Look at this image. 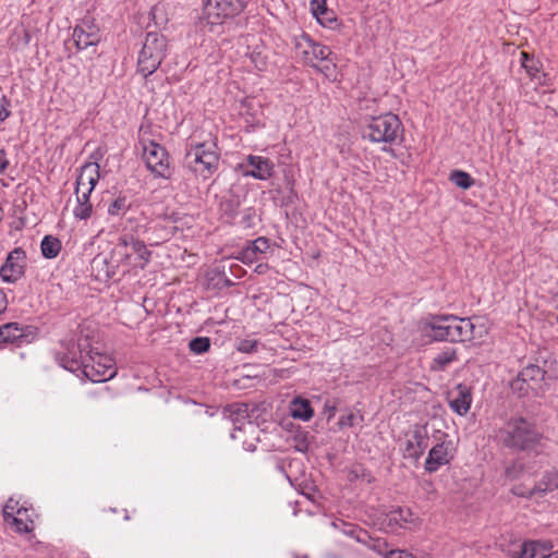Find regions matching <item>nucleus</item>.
Listing matches in <instances>:
<instances>
[{"mask_svg":"<svg viewBox=\"0 0 558 558\" xmlns=\"http://www.w3.org/2000/svg\"><path fill=\"white\" fill-rule=\"evenodd\" d=\"M23 336V328L17 323L0 325V342H14Z\"/></svg>","mask_w":558,"mask_h":558,"instance_id":"5701e85b","label":"nucleus"},{"mask_svg":"<svg viewBox=\"0 0 558 558\" xmlns=\"http://www.w3.org/2000/svg\"><path fill=\"white\" fill-rule=\"evenodd\" d=\"M450 408L459 415H465L472 403L471 390L468 386L459 384L448 393Z\"/></svg>","mask_w":558,"mask_h":558,"instance_id":"dca6fc26","label":"nucleus"},{"mask_svg":"<svg viewBox=\"0 0 558 558\" xmlns=\"http://www.w3.org/2000/svg\"><path fill=\"white\" fill-rule=\"evenodd\" d=\"M150 251L144 242L133 236H121L111 252V263L122 267L123 271L143 269L150 259Z\"/></svg>","mask_w":558,"mask_h":558,"instance_id":"20e7f679","label":"nucleus"},{"mask_svg":"<svg viewBox=\"0 0 558 558\" xmlns=\"http://www.w3.org/2000/svg\"><path fill=\"white\" fill-rule=\"evenodd\" d=\"M521 472H522L521 465L513 464V465L507 468L505 473L509 480H515L520 476Z\"/></svg>","mask_w":558,"mask_h":558,"instance_id":"58836bf2","label":"nucleus"},{"mask_svg":"<svg viewBox=\"0 0 558 558\" xmlns=\"http://www.w3.org/2000/svg\"><path fill=\"white\" fill-rule=\"evenodd\" d=\"M421 331L436 341L465 342L481 340L487 335L488 328L478 317L437 315L424 320Z\"/></svg>","mask_w":558,"mask_h":558,"instance_id":"f257e3e1","label":"nucleus"},{"mask_svg":"<svg viewBox=\"0 0 558 558\" xmlns=\"http://www.w3.org/2000/svg\"><path fill=\"white\" fill-rule=\"evenodd\" d=\"M311 11L315 17L319 15H331V10L327 8L326 0H312Z\"/></svg>","mask_w":558,"mask_h":558,"instance_id":"473e14b6","label":"nucleus"},{"mask_svg":"<svg viewBox=\"0 0 558 558\" xmlns=\"http://www.w3.org/2000/svg\"><path fill=\"white\" fill-rule=\"evenodd\" d=\"M84 375L95 383H102L116 375L113 360L99 352L90 351L83 363Z\"/></svg>","mask_w":558,"mask_h":558,"instance_id":"6e6552de","label":"nucleus"},{"mask_svg":"<svg viewBox=\"0 0 558 558\" xmlns=\"http://www.w3.org/2000/svg\"><path fill=\"white\" fill-rule=\"evenodd\" d=\"M238 169L241 170L245 177L268 180L274 174L275 165L266 157L248 155L245 162L238 165Z\"/></svg>","mask_w":558,"mask_h":558,"instance_id":"9b49d317","label":"nucleus"},{"mask_svg":"<svg viewBox=\"0 0 558 558\" xmlns=\"http://www.w3.org/2000/svg\"><path fill=\"white\" fill-rule=\"evenodd\" d=\"M458 360L457 350L453 348H446L441 352H439L432 362L433 371H444L446 369L452 362Z\"/></svg>","mask_w":558,"mask_h":558,"instance_id":"4be33fe9","label":"nucleus"},{"mask_svg":"<svg viewBox=\"0 0 558 558\" xmlns=\"http://www.w3.org/2000/svg\"><path fill=\"white\" fill-rule=\"evenodd\" d=\"M504 446L515 450H532L542 439L536 426L524 417H511L498 432Z\"/></svg>","mask_w":558,"mask_h":558,"instance_id":"7ed1b4c3","label":"nucleus"},{"mask_svg":"<svg viewBox=\"0 0 558 558\" xmlns=\"http://www.w3.org/2000/svg\"><path fill=\"white\" fill-rule=\"evenodd\" d=\"M57 359L62 367L71 372H76L84 363L82 352L73 340L61 343V349L57 352Z\"/></svg>","mask_w":558,"mask_h":558,"instance_id":"ddd939ff","label":"nucleus"},{"mask_svg":"<svg viewBox=\"0 0 558 558\" xmlns=\"http://www.w3.org/2000/svg\"><path fill=\"white\" fill-rule=\"evenodd\" d=\"M266 269H267V265L260 264L256 267L255 271H257L258 274H263V272H265Z\"/></svg>","mask_w":558,"mask_h":558,"instance_id":"09e8293b","label":"nucleus"},{"mask_svg":"<svg viewBox=\"0 0 558 558\" xmlns=\"http://www.w3.org/2000/svg\"><path fill=\"white\" fill-rule=\"evenodd\" d=\"M98 180L99 165L96 162L85 163L77 177L75 192H93Z\"/></svg>","mask_w":558,"mask_h":558,"instance_id":"f3484780","label":"nucleus"},{"mask_svg":"<svg viewBox=\"0 0 558 558\" xmlns=\"http://www.w3.org/2000/svg\"><path fill=\"white\" fill-rule=\"evenodd\" d=\"M2 213H3V210H2V208L0 207V221L2 220Z\"/></svg>","mask_w":558,"mask_h":558,"instance_id":"3c124183","label":"nucleus"},{"mask_svg":"<svg viewBox=\"0 0 558 558\" xmlns=\"http://www.w3.org/2000/svg\"><path fill=\"white\" fill-rule=\"evenodd\" d=\"M388 520L390 524L393 522L398 526H403L407 523L414 522L415 518L411 509L398 508L390 511V513L388 514Z\"/></svg>","mask_w":558,"mask_h":558,"instance_id":"bb28decb","label":"nucleus"},{"mask_svg":"<svg viewBox=\"0 0 558 558\" xmlns=\"http://www.w3.org/2000/svg\"><path fill=\"white\" fill-rule=\"evenodd\" d=\"M521 57H522V66L527 71L529 74L531 75H535V73L537 72V69L533 66V64H529V61H530V57L526 52H521Z\"/></svg>","mask_w":558,"mask_h":558,"instance_id":"ea45409f","label":"nucleus"},{"mask_svg":"<svg viewBox=\"0 0 558 558\" xmlns=\"http://www.w3.org/2000/svg\"><path fill=\"white\" fill-rule=\"evenodd\" d=\"M402 123L397 114L372 117L366 125V137L373 143L392 144L400 136Z\"/></svg>","mask_w":558,"mask_h":558,"instance_id":"423d86ee","label":"nucleus"},{"mask_svg":"<svg viewBox=\"0 0 558 558\" xmlns=\"http://www.w3.org/2000/svg\"><path fill=\"white\" fill-rule=\"evenodd\" d=\"M73 39L78 49H86L100 41L99 29L94 24L83 21L74 28Z\"/></svg>","mask_w":558,"mask_h":558,"instance_id":"2eb2a0df","label":"nucleus"},{"mask_svg":"<svg viewBox=\"0 0 558 558\" xmlns=\"http://www.w3.org/2000/svg\"><path fill=\"white\" fill-rule=\"evenodd\" d=\"M19 506V501L10 498L7 504L4 505V508H3V518H4V521H9L10 518L12 515H15L16 514V510L20 508L17 507Z\"/></svg>","mask_w":558,"mask_h":558,"instance_id":"72a5a7b5","label":"nucleus"},{"mask_svg":"<svg viewBox=\"0 0 558 558\" xmlns=\"http://www.w3.org/2000/svg\"><path fill=\"white\" fill-rule=\"evenodd\" d=\"M242 262L244 263H253L257 260V255L254 253V251L247 246L245 250L242 251Z\"/></svg>","mask_w":558,"mask_h":558,"instance_id":"79ce46f5","label":"nucleus"},{"mask_svg":"<svg viewBox=\"0 0 558 558\" xmlns=\"http://www.w3.org/2000/svg\"><path fill=\"white\" fill-rule=\"evenodd\" d=\"M92 192H75L76 194V206L73 209V214L78 219H88L92 216L93 206L89 202Z\"/></svg>","mask_w":558,"mask_h":558,"instance_id":"412c9836","label":"nucleus"},{"mask_svg":"<svg viewBox=\"0 0 558 558\" xmlns=\"http://www.w3.org/2000/svg\"><path fill=\"white\" fill-rule=\"evenodd\" d=\"M230 417L234 422H242L248 417V405L246 403H234L228 408Z\"/></svg>","mask_w":558,"mask_h":558,"instance_id":"c756f323","label":"nucleus"},{"mask_svg":"<svg viewBox=\"0 0 558 558\" xmlns=\"http://www.w3.org/2000/svg\"><path fill=\"white\" fill-rule=\"evenodd\" d=\"M129 207H130V204H129L126 197L125 196H119V197H117L116 199H113L110 203V205L108 207V213L111 216L123 215V214L126 213Z\"/></svg>","mask_w":558,"mask_h":558,"instance_id":"7c9ffc66","label":"nucleus"},{"mask_svg":"<svg viewBox=\"0 0 558 558\" xmlns=\"http://www.w3.org/2000/svg\"><path fill=\"white\" fill-rule=\"evenodd\" d=\"M5 308V295L0 291V313Z\"/></svg>","mask_w":558,"mask_h":558,"instance_id":"de8ad7c7","label":"nucleus"},{"mask_svg":"<svg viewBox=\"0 0 558 558\" xmlns=\"http://www.w3.org/2000/svg\"><path fill=\"white\" fill-rule=\"evenodd\" d=\"M9 160L7 158V154L3 149H0V173L4 172L8 168Z\"/></svg>","mask_w":558,"mask_h":558,"instance_id":"c03bdc74","label":"nucleus"},{"mask_svg":"<svg viewBox=\"0 0 558 558\" xmlns=\"http://www.w3.org/2000/svg\"><path fill=\"white\" fill-rule=\"evenodd\" d=\"M511 388L513 391H518L520 396L526 395L531 389L525 381H521L519 376L511 383Z\"/></svg>","mask_w":558,"mask_h":558,"instance_id":"e433bc0d","label":"nucleus"},{"mask_svg":"<svg viewBox=\"0 0 558 558\" xmlns=\"http://www.w3.org/2000/svg\"><path fill=\"white\" fill-rule=\"evenodd\" d=\"M317 21L325 27H332V25L337 22L335 13L331 11V15H319L316 17Z\"/></svg>","mask_w":558,"mask_h":558,"instance_id":"4c0bfd02","label":"nucleus"},{"mask_svg":"<svg viewBox=\"0 0 558 558\" xmlns=\"http://www.w3.org/2000/svg\"><path fill=\"white\" fill-rule=\"evenodd\" d=\"M25 252L16 247L9 253L4 264L0 268V277L5 282H16L24 275Z\"/></svg>","mask_w":558,"mask_h":558,"instance_id":"f8f14e48","label":"nucleus"},{"mask_svg":"<svg viewBox=\"0 0 558 558\" xmlns=\"http://www.w3.org/2000/svg\"><path fill=\"white\" fill-rule=\"evenodd\" d=\"M551 554H553V558H558V550L555 553H551Z\"/></svg>","mask_w":558,"mask_h":558,"instance_id":"8fccbe9b","label":"nucleus"},{"mask_svg":"<svg viewBox=\"0 0 558 558\" xmlns=\"http://www.w3.org/2000/svg\"><path fill=\"white\" fill-rule=\"evenodd\" d=\"M215 148V145L206 146L205 144L191 148L185 156L187 166L204 177L211 174L219 163V155Z\"/></svg>","mask_w":558,"mask_h":558,"instance_id":"0eeeda50","label":"nucleus"},{"mask_svg":"<svg viewBox=\"0 0 558 558\" xmlns=\"http://www.w3.org/2000/svg\"><path fill=\"white\" fill-rule=\"evenodd\" d=\"M545 545L546 543L542 542L524 543L514 558H544Z\"/></svg>","mask_w":558,"mask_h":558,"instance_id":"b1692460","label":"nucleus"},{"mask_svg":"<svg viewBox=\"0 0 558 558\" xmlns=\"http://www.w3.org/2000/svg\"><path fill=\"white\" fill-rule=\"evenodd\" d=\"M521 381H525L527 387L535 389L544 379L545 372L537 365L531 364L524 367L518 375Z\"/></svg>","mask_w":558,"mask_h":558,"instance_id":"aec40b11","label":"nucleus"},{"mask_svg":"<svg viewBox=\"0 0 558 558\" xmlns=\"http://www.w3.org/2000/svg\"><path fill=\"white\" fill-rule=\"evenodd\" d=\"M161 12H163V5H161V4L155 5L151 10V15H153V19L156 21V24H159L157 19H158V14Z\"/></svg>","mask_w":558,"mask_h":558,"instance_id":"a18cd8bd","label":"nucleus"},{"mask_svg":"<svg viewBox=\"0 0 558 558\" xmlns=\"http://www.w3.org/2000/svg\"><path fill=\"white\" fill-rule=\"evenodd\" d=\"M512 493L518 496L522 497H532L537 494V492L534 490V487L532 489H523L521 485H517L512 488Z\"/></svg>","mask_w":558,"mask_h":558,"instance_id":"a19ab883","label":"nucleus"},{"mask_svg":"<svg viewBox=\"0 0 558 558\" xmlns=\"http://www.w3.org/2000/svg\"><path fill=\"white\" fill-rule=\"evenodd\" d=\"M189 345L192 352L201 354L209 350L210 341L206 337H198L191 340Z\"/></svg>","mask_w":558,"mask_h":558,"instance_id":"2f4dec72","label":"nucleus"},{"mask_svg":"<svg viewBox=\"0 0 558 558\" xmlns=\"http://www.w3.org/2000/svg\"><path fill=\"white\" fill-rule=\"evenodd\" d=\"M452 458L453 448L450 441L437 444L428 452L425 470L430 473L436 472L440 466L448 464Z\"/></svg>","mask_w":558,"mask_h":558,"instance_id":"4468645a","label":"nucleus"},{"mask_svg":"<svg viewBox=\"0 0 558 558\" xmlns=\"http://www.w3.org/2000/svg\"><path fill=\"white\" fill-rule=\"evenodd\" d=\"M61 250V242L59 239L47 235L41 241V252L46 258H54Z\"/></svg>","mask_w":558,"mask_h":558,"instance_id":"cd10ccee","label":"nucleus"},{"mask_svg":"<svg viewBox=\"0 0 558 558\" xmlns=\"http://www.w3.org/2000/svg\"><path fill=\"white\" fill-rule=\"evenodd\" d=\"M8 524L12 525L17 533H29L34 530V522L27 508L21 507L16 514L12 515Z\"/></svg>","mask_w":558,"mask_h":558,"instance_id":"a211bd4d","label":"nucleus"},{"mask_svg":"<svg viewBox=\"0 0 558 558\" xmlns=\"http://www.w3.org/2000/svg\"><path fill=\"white\" fill-rule=\"evenodd\" d=\"M291 415L294 418L308 421L313 416V410L310 402L303 399H294L291 402Z\"/></svg>","mask_w":558,"mask_h":558,"instance_id":"393cba45","label":"nucleus"},{"mask_svg":"<svg viewBox=\"0 0 558 558\" xmlns=\"http://www.w3.org/2000/svg\"><path fill=\"white\" fill-rule=\"evenodd\" d=\"M167 40L159 33L150 32L146 35L143 48L138 56V71L144 77L153 74L166 56Z\"/></svg>","mask_w":558,"mask_h":558,"instance_id":"39448f33","label":"nucleus"},{"mask_svg":"<svg viewBox=\"0 0 558 558\" xmlns=\"http://www.w3.org/2000/svg\"><path fill=\"white\" fill-rule=\"evenodd\" d=\"M450 180L461 189H470L474 184V179L464 171L454 170L450 174Z\"/></svg>","mask_w":558,"mask_h":558,"instance_id":"c85d7f7f","label":"nucleus"},{"mask_svg":"<svg viewBox=\"0 0 558 558\" xmlns=\"http://www.w3.org/2000/svg\"><path fill=\"white\" fill-rule=\"evenodd\" d=\"M248 0H207L204 16L209 24H219L223 19L239 14Z\"/></svg>","mask_w":558,"mask_h":558,"instance_id":"1a4fd4ad","label":"nucleus"},{"mask_svg":"<svg viewBox=\"0 0 558 558\" xmlns=\"http://www.w3.org/2000/svg\"><path fill=\"white\" fill-rule=\"evenodd\" d=\"M143 158L148 170L156 177H170L168 153L158 143L154 141L143 143Z\"/></svg>","mask_w":558,"mask_h":558,"instance_id":"9d476101","label":"nucleus"},{"mask_svg":"<svg viewBox=\"0 0 558 558\" xmlns=\"http://www.w3.org/2000/svg\"><path fill=\"white\" fill-rule=\"evenodd\" d=\"M558 488V470L547 472L543 478L534 486L537 494H545Z\"/></svg>","mask_w":558,"mask_h":558,"instance_id":"a878e982","label":"nucleus"},{"mask_svg":"<svg viewBox=\"0 0 558 558\" xmlns=\"http://www.w3.org/2000/svg\"><path fill=\"white\" fill-rule=\"evenodd\" d=\"M294 48L301 61L315 68L325 77L336 78V63L330 58L332 52L329 47L313 40L308 35L302 34L294 39Z\"/></svg>","mask_w":558,"mask_h":558,"instance_id":"f03ea898","label":"nucleus"},{"mask_svg":"<svg viewBox=\"0 0 558 558\" xmlns=\"http://www.w3.org/2000/svg\"><path fill=\"white\" fill-rule=\"evenodd\" d=\"M10 116L9 101L5 97H2L0 104V122L4 121Z\"/></svg>","mask_w":558,"mask_h":558,"instance_id":"37998d69","label":"nucleus"},{"mask_svg":"<svg viewBox=\"0 0 558 558\" xmlns=\"http://www.w3.org/2000/svg\"><path fill=\"white\" fill-rule=\"evenodd\" d=\"M250 247L254 251V253L257 255V253H265L269 247V240L260 236L256 239Z\"/></svg>","mask_w":558,"mask_h":558,"instance_id":"f704fd0d","label":"nucleus"},{"mask_svg":"<svg viewBox=\"0 0 558 558\" xmlns=\"http://www.w3.org/2000/svg\"><path fill=\"white\" fill-rule=\"evenodd\" d=\"M255 345V343H251L248 341H245L243 343H241V345L239 347V350L241 351H244V352H248L253 349V347Z\"/></svg>","mask_w":558,"mask_h":558,"instance_id":"49530a36","label":"nucleus"},{"mask_svg":"<svg viewBox=\"0 0 558 558\" xmlns=\"http://www.w3.org/2000/svg\"><path fill=\"white\" fill-rule=\"evenodd\" d=\"M250 59L258 70H263L266 66L267 57L263 53V51H253L250 54Z\"/></svg>","mask_w":558,"mask_h":558,"instance_id":"c9c22d12","label":"nucleus"},{"mask_svg":"<svg viewBox=\"0 0 558 558\" xmlns=\"http://www.w3.org/2000/svg\"><path fill=\"white\" fill-rule=\"evenodd\" d=\"M92 271L98 280H106L116 275L114 267L109 266L107 257L100 254L93 258Z\"/></svg>","mask_w":558,"mask_h":558,"instance_id":"6ab92c4d","label":"nucleus"}]
</instances>
